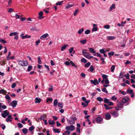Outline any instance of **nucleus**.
Returning a JSON list of instances; mask_svg holds the SVG:
<instances>
[{
  "instance_id": "nucleus-1",
  "label": "nucleus",
  "mask_w": 135,
  "mask_h": 135,
  "mask_svg": "<svg viewBox=\"0 0 135 135\" xmlns=\"http://www.w3.org/2000/svg\"><path fill=\"white\" fill-rule=\"evenodd\" d=\"M82 53L84 56L87 58L90 59L93 57V56L90 55L89 53L87 52L86 50L85 49L82 50Z\"/></svg>"
},
{
  "instance_id": "nucleus-2",
  "label": "nucleus",
  "mask_w": 135,
  "mask_h": 135,
  "mask_svg": "<svg viewBox=\"0 0 135 135\" xmlns=\"http://www.w3.org/2000/svg\"><path fill=\"white\" fill-rule=\"evenodd\" d=\"M18 62V64L21 66H25L28 65V63L27 61H17Z\"/></svg>"
},
{
  "instance_id": "nucleus-3",
  "label": "nucleus",
  "mask_w": 135,
  "mask_h": 135,
  "mask_svg": "<svg viewBox=\"0 0 135 135\" xmlns=\"http://www.w3.org/2000/svg\"><path fill=\"white\" fill-rule=\"evenodd\" d=\"M116 110H112L110 112L111 115L114 117H118V107H116L115 108Z\"/></svg>"
},
{
  "instance_id": "nucleus-4",
  "label": "nucleus",
  "mask_w": 135,
  "mask_h": 135,
  "mask_svg": "<svg viewBox=\"0 0 135 135\" xmlns=\"http://www.w3.org/2000/svg\"><path fill=\"white\" fill-rule=\"evenodd\" d=\"M9 113L7 110H5L3 112V113L1 114L2 116L4 118H6L7 116L9 115Z\"/></svg>"
},
{
  "instance_id": "nucleus-5",
  "label": "nucleus",
  "mask_w": 135,
  "mask_h": 135,
  "mask_svg": "<svg viewBox=\"0 0 135 135\" xmlns=\"http://www.w3.org/2000/svg\"><path fill=\"white\" fill-rule=\"evenodd\" d=\"M104 102L105 103L108 104L109 106H112L114 105V104L111 102L109 101V99H107L106 98H105L104 100Z\"/></svg>"
},
{
  "instance_id": "nucleus-6",
  "label": "nucleus",
  "mask_w": 135,
  "mask_h": 135,
  "mask_svg": "<svg viewBox=\"0 0 135 135\" xmlns=\"http://www.w3.org/2000/svg\"><path fill=\"white\" fill-rule=\"evenodd\" d=\"M67 130H70L71 131H74L75 129V127L74 126L72 125H71L70 126H67L65 128Z\"/></svg>"
},
{
  "instance_id": "nucleus-7",
  "label": "nucleus",
  "mask_w": 135,
  "mask_h": 135,
  "mask_svg": "<svg viewBox=\"0 0 135 135\" xmlns=\"http://www.w3.org/2000/svg\"><path fill=\"white\" fill-rule=\"evenodd\" d=\"M76 120V118L75 117L71 118L69 120V123L70 124H74L75 123V120Z\"/></svg>"
},
{
  "instance_id": "nucleus-8",
  "label": "nucleus",
  "mask_w": 135,
  "mask_h": 135,
  "mask_svg": "<svg viewBox=\"0 0 135 135\" xmlns=\"http://www.w3.org/2000/svg\"><path fill=\"white\" fill-rule=\"evenodd\" d=\"M23 34H22L20 36L22 37V39H25V38H29L31 37V36L30 35H26L25 36H23Z\"/></svg>"
},
{
  "instance_id": "nucleus-9",
  "label": "nucleus",
  "mask_w": 135,
  "mask_h": 135,
  "mask_svg": "<svg viewBox=\"0 0 135 135\" xmlns=\"http://www.w3.org/2000/svg\"><path fill=\"white\" fill-rule=\"evenodd\" d=\"M13 118L12 117L11 115H9L8 116V117L6 119V121L7 122H11L12 121V120Z\"/></svg>"
},
{
  "instance_id": "nucleus-10",
  "label": "nucleus",
  "mask_w": 135,
  "mask_h": 135,
  "mask_svg": "<svg viewBox=\"0 0 135 135\" xmlns=\"http://www.w3.org/2000/svg\"><path fill=\"white\" fill-rule=\"evenodd\" d=\"M90 82L91 83L95 85L99 84L98 82L97 79H94V80H91Z\"/></svg>"
},
{
  "instance_id": "nucleus-11",
  "label": "nucleus",
  "mask_w": 135,
  "mask_h": 135,
  "mask_svg": "<svg viewBox=\"0 0 135 135\" xmlns=\"http://www.w3.org/2000/svg\"><path fill=\"white\" fill-rule=\"evenodd\" d=\"M17 102L16 100L13 101L11 103V105L13 108H14L16 107L17 104Z\"/></svg>"
},
{
  "instance_id": "nucleus-12",
  "label": "nucleus",
  "mask_w": 135,
  "mask_h": 135,
  "mask_svg": "<svg viewBox=\"0 0 135 135\" xmlns=\"http://www.w3.org/2000/svg\"><path fill=\"white\" fill-rule=\"evenodd\" d=\"M102 119L101 117H98L96 119V120L97 123H100L102 121Z\"/></svg>"
},
{
  "instance_id": "nucleus-13",
  "label": "nucleus",
  "mask_w": 135,
  "mask_h": 135,
  "mask_svg": "<svg viewBox=\"0 0 135 135\" xmlns=\"http://www.w3.org/2000/svg\"><path fill=\"white\" fill-rule=\"evenodd\" d=\"M129 98L127 97H125L122 100V102L124 103H126L128 100Z\"/></svg>"
},
{
  "instance_id": "nucleus-14",
  "label": "nucleus",
  "mask_w": 135,
  "mask_h": 135,
  "mask_svg": "<svg viewBox=\"0 0 135 135\" xmlns=\"http://www.w3.org/2000/svg\"><path fill=\"white\" fill-rule=\"evenodd\" d=\"M115 8V4H112L110 6V8L109 10V11H111L112 10L114 9Z\"/></svg>"
},
{
  "instance_id": "nucleus-15",
  "label": "nucleus",
  "mask_w": 135,
  "mask_h": 135,
  "mask_svg": "<svg viewBox=\"0 0 135 135\" xmlns=\"http://www.w3.org/2000/svg\"><path fill=\"white\" fill-rule=\"evenodd\" d=\"M105 117L106 119L109 120L111 118V115L109 113H107L105 115Z\"/></svg>"
},
{
  "instance_id": "nucleus-16",
  "label": "nucleus",
  "mask_w": 135,
  "mask_h": 135,
  "mask_svg": "<svg viewBox=\"0 0 135 135\" xmlns=\"http://www.w3.org/2000/svg\"><path fill=\"white\" fill-rule=\"evenodd\" d=\"M115 37L113 36H107V40H111L114 39Z\"/></svg>"
},
{
  "instance_id": "nucleus-17",
  "label": "nucleus",
  "mask_w": 135,
  "mask_h": 135,
  "mask_svg": "<svg viewBox=\"0 0 135 135\" xmlns=\"http://www.w3.org/2000/svg\"><path fill=\"white\" fill-rule=\"evenodd\" d=\"M49 36V34L47 33H46L40 37V39H43L44 38H46Z\"/></svg>"
},
{
  "instance_id": "nucleus-18",
  "label": "nucleus",
  "mask_w": 135,
  "mask_h": 135,
  "mask_svg": "<svg viewBox=\"0 0 135 135\" xmlns=\"http://www.w3.org/2000/svg\"><path fill=\"white\" fill-rule=\"evenodd\" d=\"M5 98L7 99L9 102L11 101V99L9 96L8 94H6L5 96Z\"/></svg>"
},
{
  "instance_id": "nucleus-19",
  "label": "nucleus",
  "mask_w": 135,
  "mask_h": 135,
  "mask_svg": "<svg viewBox=\"0 0 135 135\" xmlns=\"http://www.w3.org/2000/svg\"><path fill=\"white\" fill-rule=\"evenodd\" d=\"M90 52L91 53L95 54V51L94 49L93 48H89Z\"/></svg>"
},
{
  "instance_id": "nucleus-20",
  "label": "nucleus",
  "mask_w": 135,
  "mask_h": 135,
  "mask_svg": "<svg viewBox=\"0 0 135 135\" xmlns=\"http://www.w3.org/2000/svg\"><path fill=\"white\" fill-rule=\"evenodd\" d=\"M7 93L6 91L4 90V89H2L0 90V94H6Z\"/></svg>"
},
{
  "instance_id": "nucleus-21",
  "label": "nucleus",
  "mask_w": 135,
  "mask_h": 135,
  "mask_svg": "<svg viewBox=\"0 0 135 135\" xmlns=\"http://www.w3.org/2000/svg\"><path fill=\"white\" fill-rule=\"evenodd\" d=\"M124 72H121L119 76V77L120 78H122L124 76Z\"/></svg>"
},
{
  "instance_id": "nucleus-22",
  "label": "nucleus",
  "mask_w": 135,
  "mask_h": 135,
  "mask_svg": "<svg viewBox=\"0 0 135 135\" xmlns=\"http://www.w3.org/2000/svg\"><path fill=\"white\" fill-rule=\"evenodd\" d=\"M18 34V33L17 32H11L9 34V36H15L16 35H17Z\"/></svg>"
},
{
  "instance_id": "nucleus-23",
  "label": "nucleus",
  "mask_w": 135,
  "mask_h": 135,
  "mask_svg": "<svg viewBox=\"0 0 135 135\" xmlns=\"http://www.w3.org/2000/svg\"><path fill=\"white\" fill-rule=\"evenodd\" d=\"M84 29L83 28H82L81 29H80L78 31V32L79 35H81L83 32Z\"/></svg>"
},
{
  "instance_id": "nucleus-24",
  "label": "nucleus",
  "mask_w": 135,
  "mask_h": 135,
  "mask_svg": "<svg viewBox=\"0 0 135 135\" xmlns=\"http://www.w3.org/2000/svg\"><path fill=\"white\" fill-rule=\"evenodd\" d=\"M35 103H39L40 102L41 99L40 98H38L37 97L35 99Z\"/></svg>"
},
{
  "instance_id": "nucleus-25",
  "label": "nucleus",
  "mask_w": 135,
  "mask_h": 135,
  "mask_svg": "<svg viewBox=\"0 0 135 135\" xmlns=\"http://www.w3.org/2000/svg\"><path fill=\"white\" fill-rule=\"evenodd\" d=\"M123 107V105L121 103H119V110L121 109Z\"/></svg>"
},
{
  "instance_id": "nucleus-26",
  "label": "nucleus",
  "mask_w": 135,
  "mask_h": 135,
  "mask_svg": "<svg viewBox=\"0 0 135 135\" xmlns=\"http://www.w3.org/2000/svg\"><path fill=\"white\" fill-rule=\"evenodd\" d=\"M68 46V45H64L63 46H62L61 47V51H63Z\"/></svg>"
},
{
  "instance_id": "nucleus-27",
  "label": "nucleus",
  "mask_w": 135,
  "mask_h": 135,
  "mask_svg": "<svg viewBox=\"0 0 135 135\" xmlns=\"http://www.w3.org/2000/svg\"><path fill=\"white\" fill-rule=\"evenodd\" d=\"M49 123L50 125H53L55 123V122L53 120H49Z\"/></svg>"
},
{
  "instance_id": "nucleus-28",
  "label": "nucleus",
  "mask_w": 135,
  "mask_h": 135,
  "mask_svg": "<svg viewBox=\"0 0 135 135\" xmlns=\"http://www.w3.org/2000/svg\"><path fill=\"white\" fill-rule=\"evenodd\" d=\"M91 32V31L89 29L85 31V34L86 35H88Z\"/></svg>"
},
{
  "instance_id": "nucleus-29",
  "label": "nucleus",
  "mask_w": 135,
  "mask_h": 135,
  "mask_svg": "<svg viewBox=\"0 0 135 135\" xmlns=\"http://www.w3.org/2000/svg\"><path fill=\"white\" fill-rule=\"evenodd\" d=\"M97 101H98L99 102L103 101V100L102 98L100 97H98L97 98Z\"/></svg>"
},
{
  "instance_id": "nucleus-30",
  "label": "nucleus",
  "mask_w": 135,
  "mask_h": 135,
  "mask_svg": "<svg viewBox=\"0 0 135 135\" xmlns=\"http://www.w3.org/2000/svg\"><path fill=\"white\" fill-rule=\"evenodd\" d=\"M27 129L26 128H24L22 130V132L24 134H26L27 133Z\"/></svg>"
},
{
  "instance_id": "nucleus-31",
  "label": "nucleus",
  "mask_w": 135,
  "mask_h": 135,
  "mask_svg": "<svg viewBox=\"0 0 135 135\" xmlns=\"http://www.w3.org/2000/svg\"><path fill=\"white\" fill-rule=\"evenodd\" d=\"M81 62H83L85 63H86L87 62V60L84 58H83L81 59Z\"/></svg>"
},
{
  "instance_id": "nucleus-32",
  "label": "nucleus",
  "mask_w": 135,
  "mask_h": 135,
  "mask_svg": "<svg viewBox=\"0 0 135 135\" xmlns=\"http://www.w3.org/2000/svg\"><path fill=\"white\" fill-rule=\"evenodd\" d=\"M70 64L73 66L75 67V68L77 67V66L73 62L71 61H70Z\"/></svg>"
},
{
  "instance_id": "nucleus-33",
  "label": "nucleus",
  "mask_w": 135,
  "mask_h": 135,
  "mask_svg": "<svg viewBox=\"0 0 135 135\" xmlns=\"http://www.w3.org/2000/svg\"><path fill=\"white\" fill-rule=\"evenodd\" d=\"M115 68V66L114 65H112L110 68L111 71L112 72H113L114 71V70Z\"/></svg>"
},
{
  "instance_id": "nucleus-34",
  "label": "nucleus",
  "mask_w": 135,
  "mask_h": 135,
  "mask_svg": "<svg viewBox=\"0 0 135 135\" xmlns=\"http://www.w3.org/2000/svg\"><path fill=\"white\" fill-rule=\"evenodd\" d=\"M58 103L57 100L56 99H55L54 101V106H56L57 105Z\"/></svg>"
},
{
  "instance_id": "nucleus-35",
  "label": "nucleus",
  "mask_w": 135,
  "mask_h": 135,
  "mask_svg": "<svg viewBox=\"0 0 135 135\" xmlns=\"http://www.w3.org/2000/svg\"><path fill=\"white\" fill-rule=\"evenodd\" d=\"M133 90L131 89H128L127 90V93H129L131 94L133 93Z\"/></svg>"
},
{
  "instance_id": "nucleus-36",
  "label": "nucleus",
  "mask_w": 135,
  "mask_h": 135,
  "mask_svg": "<svg viewBox=\"0 0 135 135\" xmlns=\"http://www.w3.org/2000/svg\"><path fill=\"white\" fill-rule=\"evenodd\" d=\"M73 6V4H69L66 7V9H69L70 7Z\"/></svg>"
},
{
  "instance_id": "nucleus-37",
  "label": "nucleus",
  "mask_w": 135,
  "mask_h": 135,
  "mask_svg": "<svg viewBox=\"0 0 135 135\" xmlns=\"http://www.w3.org/2000/svg\"><path fill=\"white\" fill-rule=\"evenodd\" d=\"M99 52L102 54L105 53L106 51H105L103 49H101L99 50Z\"/></svg>"
},
{
  "instance_id": "nucleus-38",
  "label": "nucleus",
  "mask_w": 135,
  "mask_h": 135,
  "mask_svg": "<svg viewBox=\"0 0 135 135\" xmlns=\"http://www.w3.org/2000/svg\"><path fill=\"white\" fill-rule=\"evenodd\" d=\"M54 132L57 133H59L60 132V131H59V130L58 129H54Z\"/></svg>"
},
{
  "instance_id": "nucleus-39",
  "label": "nucleus",
  "mask_w": 135,
  "mask_h": 135,
  "mask_svg": "<svg viewBox=\"0 0 135 135\" xmlns=\"http://www.w3.org/2000/svg\"><path fill=\"white\" fill-rule=\"evenodd\" d=\"M98 30V28L97 27H93L92 29V32L96 31Z\"/></svg>"
},
{
  "instance_id": "nucleus-40",
  "label": "nucleus",
  "mask_w": 135,
  "mask_h": 135,
  "mask_svg": "<svg viewBox=\"0 0 135 135\" xmlns=\"http://www.w3.org/2000/svg\"><path fill=\"white\" fill-rule=\"evenodd\" d=\"M126 21H125L124 22H122L121 24L119 23V26H124V25H123V23L126 24Z\"/></svg>"
},
{
  "instance_id": "nucleus-41",
  "label": "nucleus",
  "mask_w": 135,
  "mask_h": 135,
  "mask_svg": "<svg viewBox=\"0 0 135 135\" xmlns=\"http://www.w3.org/2000/svg\"><path fill=\"white\" fill-rule=\"evenodd\" d=\"M46 117V115H42L41 117L40 118H39L38 119H39L40 120H41L42 119H44V118H45Z\"/></svg>"
},
{
  "instance_id": "nucleus-42",
  "label": "nucleus",
  "mask_w": 135,
  "mask_h": 135,
  "mask_svg": "<svg viewBox=\"0 0 135 135\" xmlns=\"http://www.w3.org/2000/svg\"><path fill=\"white\" fill-rule=\"evenodd\" d=\"M52 101V99L51 98H48L47 100V102H51Z\"/></svg>"
},
{
  "instance_id": "nucleus-43",
  "label": "nucleus",
  "mask_w": 135,
  "mask_h": 135,
  "mask_svg": "<svg viewBox=\"0 0 135 135\" xmlns=\"http://www.w3.org/2000/svg\"><path fill=\"white\" fill-rule=\"evenodd\" d=\"M108 76L105 74H103L102 75V77L103 78V79H108L107 78Z\"/></svg>"
},
{
  "instance_id": "nucleus-44",
  "label": "nucleus",
  "mask_w": 135,
  "mask_h": 135,
  "mask_svg": "<svg viewBox=\"0 0 135 135\" xmlns=\"http://www.w3.org/2000/svg\"><path fill=\"white\" fill-rule=\"evenodd\" d=\"M90 62H88L86 63L85 65V67H89L90 65Z\"/></svg>"
},
{
  "instance_id": "nucleus-45",
  "label": "nucleus",
  "mask_w": 135,
  "mask_h": 135,
  "mask_svg": "<svg viewBox=\"0 0 135 135\" xmlns=\"http://www.w3.org/2000/svg\"><path fill=\"white\" fill-rule=\"evenodd\" d=\"M89 69L90 70V71L91 72H93L94 70L93 67L92 65L90 66L89 68Z\"/></svg>"
},
{
  "instance_id": "nucleus-46",
  "label": "nucleus",
  "mask_w": 135,
  "mask_h": 135,
  "mask_svg": "<svg viewBox=\"0 0 135 135\" xmlns=\"http://www.w3.org/2000/svg\"><path fill=\"white\" fill-rule=\"evenodd\" d=\"M18 128H21L22 127L23 125L20 123H18L17 124Z\"/></svg>"
},
{
  "instance_id": "nucleus-47",
  "label": "nucleus",
  "mask_w": 135,
  "mask_h": 135,
  "mask_svg": "<svg viewBox=\"0 0 135 135\" xmlns=\"http://www.w3.org/2000/svg\"><path fill=\"white\" fill-rule=\"evenodd\" d=\"M86 42V39L82 40L80 41V42L83 44H84Z\"/></svg>"
},
{
  "instance_id": "nucleus-48",
  "label": "nucleus",
  "mask_w": 135,
  "mask_h": 135,
  "mask_svg": "<svg viewBox=\"0 0 135 135\" xmlns=\"http://www.w3.org/2000/svg\"><path fill=\"white\" fill-rule=\"evenodd\" d=\"M15 17L16 19H19L20 17V16L19 15H18L17 13H15Z\"/></svg>"
},
{
  "instance_id": "nucleus-49",
  "label": "nucleus",
  "mask_w": 135,
  "mask_h": 135,
  "mask_svg": "<svg viewBox=\"0 0 135 135\" xmlns=\"http://www.w3.org/2000/svg\"><path fill=\"white\" fill-rule=\"evenodd\" d=\"M104 106L105 107V108L107 110H109V107L108 105L106 104H104Z\"/></svg>"
},
{
  "instance_id": "nucleus-50",
  "label": "nucleus",
  "mask_w": 135,
  "mask_h": 135,
  "mask_svg": "<svg viewBox=\"0 0 135 135\" xmlns=\"http://www.w3.org/2000/svg\"><path fill=\"white\" fill-rule=\"evenodd\" d=\"M32 68V66L31 65H30L28 66L27 69V70L28 71H30L31 70Z\"/></svg>"
},
{
  "instance_id": "nucleus-51",
  "label": "nucleus",
  "mask_w": 135,
  "mask_h": 135,
  "mask_svg": "<svg viewBox=\"0 0 135 135\" xmlns=\"http://www.w3.org/2000/svg\"><path fill=\"white\" fill-rule=\"evenodd\" d=\"M38 62L39 64H41V60L40 57V56H39L38 57Z\"/></svg>"
},
{
  "instance_id": "nucleus-52",
  "label": "nucleus",
  "mask_w": 135,
  "mask_h": 135,
  "mask_svg": "<svg viewBox=\"0 0 135 135\" xmlns=\"http://www.w3.org/2000/svg\"><path fill=\"white\" fill-rule=\"evenodd\" d=\"M74 50V48L73 47H71L69 49V52L70 54Z\"/></svg>"
},
{
  "instance_id": "nucleus-53",
  "label": "nucleus",
  "mask_w": 135,
  "mask_h": 135,
  "mask_svg": "<svg viewBox=\"0 0 135 135\" xmlns=\"http://www.w3.org/2000/svg\"><path fill=\"white\" fill-rule=\"evenodd\" d=\"M110 27V26L109 25H106L104 26V28L106 29H109Z\"/></svg>"
},
{
  "instance_id": "nucleus-54",
  "label": "nucleus",
  "mask_w": 135,
  "mask_h": 135,
  "mask_svg": "<svg viewBox=\"0 0 135 135\" xmlns=\"http://www.w3.org/2000/svg\"><path fill=\"white\" fill-rule=\"evenodd\" d=\"M58 106L59 107H60L61 108H63L62 104L61 103H59L58 104Z\"/></svg>"
},
{
  "instance_id": "nucleus-55",
  "label": "nucleus",
  "mask_w": 135,
  "mask_h": 135,
  "mask_svg": "<svg viewBox=\"0 0 135 135\" xmlns=\"http://www.w3.org/2000/svg\"><path fill=\"white\" fill-rule=\"evenodd\" d=\"M0 42H2L3 43L5 44L7 43L6 41L3 39L0 38Z\"/></svg>"
},
{
  "instance_id": "nucleus-56",
  "label": "nucleus",
  "mask_w": 135,
  "mask_h": 135,
  "mask_svg": "<svg viewBox=\"0 0 135 135\" xmlns=\"http://www.w3.org/2000/svg\"><path fill=\"white\" fill-rule=\"evenodd\" d=\"M119 92L121 93V94H122L123 95H124L126 94V93L124 91H122L120 90H119Z\"/></svg>"
},
{
  "instance_id": "nucleus-57",
  "label": "nucleus",
  "mask_w": 135,
  "mask_h": 135,
  "mask_svg": "<svg viewBox=\"0 0 135 135\" xmlns=\"http://www.w3.org/2000/svg\"><path fill=\"white\" fill-rule=\"evenodd\" d=\"M0 64L1 65H5V61H0Z\"/></svg>"
},
{
  "instance_id": "nucleus-58",
  "label": "nucleus",
  "mask_w": 135,
  "mask_h": 135,
  "mask_svg": "<svg viewBox=\"0 0 135 135\" xmlns=\"http://www.w3.org/2000/svg\"><path fill=\"white\" fill-rule=\"evenodd\" d=\"M1 127L3 130H4L6 128V126L5 125L3 124H2L1 125Z\"/></svg>"
},
{
  "instance_id": "nucleus-59",
  "label": "nucleus",
  "mask_w": 135,
  "mask_h": 135,
  "mask_svg": "<svg viewBox=\"0 0 135 135\" xmlns=\"http://www.w3.org/2000/svg\"><path fill=\"white\" fill-rule=\"evenodd\" d=\"M129 75L128 73H127V74L126 75H124V76H125L126 78L127 79H129Z\"/></svg>"
},
{
  "instance_id": "nucleus-60",
  "label": "nucleus",
  "mask_w": 135,
  "mask_h": 135,
  "mask_svg": "<svg viewBox=\"0 0 135 135\" xmlns=\"http://www.w3.org/2000/svg\"><path fill=\"white\" fill-rule=\"evenodd\" d=\"M78 11V9H76L75 10V11L73 13V15L74 16L76 15V14Z\"/></svg>"
},
{
  "instance_id": "nucleus-61",
  "label": "nucleus",
  "mask_w": 135,
  "mask_h": 135,
  "mask_svg": "<svg viewBox=\"0 0 135 135\" xmlns=\"http://www.w3.org/2000/svg\"><path fill=\"white\" fill-rule=\"evenodd\" d=\"M114 54V53L113 52H110L108 53V55L110 56H113Z\"/></svg>"
},
{
  "instance_id": "nucleus-62",
  "label": "nucleus",
  "mask_w": 135,
  "mask_h": 135,
  "mask_svg": "<svg viewBox=\"0 0 135 135\" xmlns=\"http://www.w3.org/2000/svg\"><path fill=\"white\" fill-rule=\"evenodd\" d=\"M104 82H105V83L106 84H108L109 83V82L108 79H105Z\"/></svg>"
},
{
  "instance_id": "nucleus-63",
  "label": "nucleus",
  "mask_w": 135,
  "mask_h": 135,
  "mask_svg": "<svg viewBox=\"0 0 135 135\" xmlns=\"http://www.w3.org/2000/svg\"><path fill=\"white\" fill-rule=\"evenodd\" d=\"M117 99V98L116 97H115V96H112L111 97V99L112 100H116Z\"/></svg>"
},
{
  "instance_id": "nucleus-64",
  "label": "nucleus",
  "mask_w": 135,
  "mask_h": 135,
  "mask_svg": "<svg viewBox=\"0 0 135 135\" xmlns=\"http://www.w3.org/2000/svg\"><path fill=\"white\" fill-rule=\"evenodd\" d=\"M34 129V127L33 126H32L29 128V129L30 131H32Z\"/></svg>"
}]
</instances>
